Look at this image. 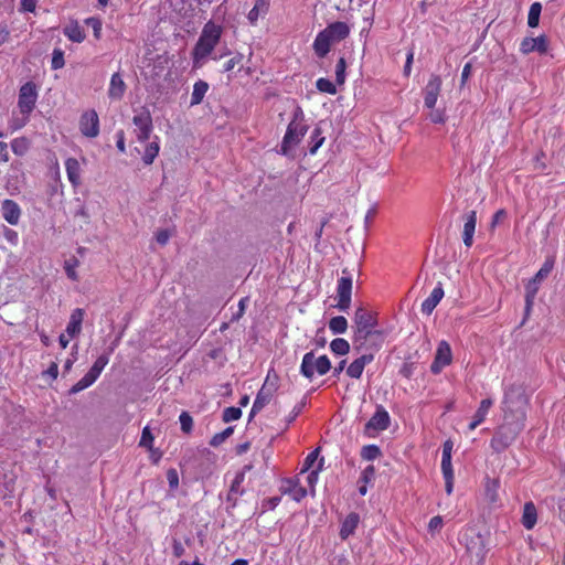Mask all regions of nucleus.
<instances>
[{
  "instance_id": "nucleus-51",
  "label": "nucleus",
  "mask_w": 565,
  "mask_h": 565,
  "mask_svg": "<svg viewBox=\"0 0 565 565\" xmlns=\"http://www.w3.org/2000/svg\"><path fill=\"white\" fill-rule=\"evenodd\" d=\"M153 441V436L149 429V427H145L142 430L141 439L139 441V446L151 449Z\"/></svg>"
},
{
  "instance_id": "nucleus-26",
  "label": "nucleus",
  "mask_w": 565,
  "mask_h": 565,
  "mask_svg": "<svg viewBox=\"0 0 565 565\" xmlns=\"http://www.w3.org/2000/svg\"><path fill=\"white\" fill-rule=\"evenodd\" d=\"M269 3L267 0H256L253 9L249 11L247 18L252 24H255L260 15L268 11Z\"/></svg>"
},
{
  "instance_id": "nucleus-45",
  "label": "nucleus",
  "mask_w": 565,
  "mask_h": 565,
  "mask_svg": "<svg viewBox=\"0 0 565 565\" xmlns=\"http://www.w3.org/2000/svg\"><path fill=\"white\" fill-rule=\"evenodd\" d=\"M242 416V411L239 407H227L223 411V420L225 423H230L232 420H236Z\"/></svg>"
},
{
  "instance_id": "nucleus-56",
  "label": "nucleus",
  "mask_w": 565,
  "mask_h": 565,
  "mask_svg": "<svg viewBox=\"0 0 565 565\" xmlns=\"http://www.w3.org/2000/svg\"><path fill=\"white\" fill-rule=\"evenodd\" d=\"M447 494H451L454 488V471L443 472Z\"/></svg>"
},
{
  "instance_id": "nucleus-25",
  "label": "nucleus",
  "mask_w": 565,
  "mask_h": 565,
  "mask_svg": "<svg viewBox=\"0 0 565 565\" xmlns=\"http://www.w3.org/2000/svg\"><path fill=\"white\" fill-rule=\"evenodd\" d=\"M360 518L356 513H350L343 521L340 530V536L345 540L355 531Z\"/></svg>"
},
{
  "instance_id": "nucleus-17",
  "label": "nucleus",
  "mask_w": 565,
  "mask_h": 565,
  "mask_svg": "<svg viewBox=\"0 0 565 565\" xmlns=\"http://www.w3.org/2000/svg\"><path fill=\"white\" fill-rule=\"evenodd\" d=\"M126 84L120 73H114L110 78L108 97L113 100H120L126 92Z\"/></svg>"
},
{
  "instance_id": "nucleus-7",
  "label": "nucleus",
  "mask_w": 565,
  "mask_h": 565,
  "mask_svg": "<svg viewBox=\"0 0 565 565\" xmlns=\"http://www.w3.org/2000/svg\"><path fill=\"white\" fill-rule=\"evenodd\" d=\"M353 274L354 269L343 268L342 277L338 281L337 294L339 301L337 307L342 311H347L351 303Z\"/></svg>"
},
{
  "instance_id": "nucleus-20",
  "label": "nucleus",
  "mask_w": 565,
  "mask_h": 565,
  "mask_svg": "<svg viewBox=\"0 0 565 565\" xmlns=\"http://www.w3.org/2000/svg\"><path fill=\"white\" fill-rule=\"evenodd\" d=\"M333 43L334 42L323 30L318 33L313 43V50L319 57H324L329 53L330 47Z\"/></svg>"
},
{
  "instance_id": "nucleus-13",
  "label": "nucleus",
  "mask_w": 565,
  "mask_h": 565,
  "mask_svg": "<svg viewBox=\"0 0 565 565\" xmlns=\"http://www.w3.org/2000/svg\"><path fill=\"white\" fill-rule=\"evenodd\" d=\"M547 47L548 44L545 35H540L537 38H524L520 44V51L523 54L532 52L544 54L547 52Z\"/></svg>"
},
{
  "instance_id": "nucleus-33",
  "label": "nucleus",
  "mask_w": 565,
  "mask_h": 565,
  "mask_svg": "<svg viewBox=\"0 0 565 565\" xmlns=\"http://www.w3.org/2000/svg\"><path fill=\"white\" fill-rule=\"evenodd\" d=\"M330 349L338 355H345L350 351V344L345 339L337 338L331 341Z\"/></svg>"
},
{
  "instance_id": "nucleus-47",
  "label": "nucleus",
  "mask_w": 565,
  "mask_h": 565,
  "mask_svg": "<svg viewBox=\"0 0 565 565\" xmlns=\"http://www.w3.org/2000/svg\"><path fill=\"white\" fill-rule=\"evenodd\" d=\"M363 365L355 359L347 369V374L352 379H360L363 373Z\"/></svg>"
},
{
  "instance_id": "nucleus-54",
  "label": "nucleus",
  "mask_w": 565,
  "mask_h": 565,
  "mask_svg": "<svg viewBox=\"0 0 565 565\" xmlns=\"http://www.w3.org/2000/svg\"><path fill=\"white\" fill-rule=\"evenodd\" d=\"M167 479L170 488L175 489L179 486V476L175 469H169L167 471Z\"/></svg>"
},
{
  "instance_id": "nucleus-58",
  "label": "nucleus",
  "mask_w": 565,
  "mask_h": 565,
  "mask_svg": "<svg viewBox=\"0 0 565 565\" xmlns=\"http://www.w3.org/2000/svg\"><path fill=\"white\" fill-rule=\"evenodd\" d=\"M429 119L435 124L445 122V114L440 109H435L429 114Z\"/></svg>"
},
{
  "instance_id": "nucleus-22",
  "label": "nucleus",
  "mask_w": 565,
  "mask_h": 565,
  "mask_svg": "<svg viewBox=\"0 0 565 565\" xmlns=\"http://www.w3.org/2000/svg\"><path fill=\"white\" fill-rule=\"evenodd\" d=\"M324 32L335 43L349 35L350 29L344 22H334L324 29Z\"/></svg>"
},
{
  "instance_id": "nucleus-52",
  "label": "nucleus",
  "mask_w": 565,
  "mask_h": 565,
  "mask_svg": "<svg viewBox=\"0 0 565 565\" xmlns=\"http://www.w3.org/2000/svg\"><path fill=\"white\" fill-rule=\"evenodd\" d=\"M78 265L77 259H70L65 262V271L70 279L77 280V274L75 271V267Z\"/></svg>"
},
{
  "instance_id": "nucleus-62",
  "label": "nucleus",
  "mask_w": 565,
  "mask_h": 565,
  "mask_svg": "<svg viewBox=\"0 0 565 565\" xmlns=\"http://www.w3.org/2000/svg\"><path fill=\"white\" fill-rule=\"evenodd\" d=\"M38 0H21V6L24 11L33 12L35 10Z\"/></svg>"
},
{
  "instance_id": "nucleus-32",
  "label": "nucleus",
  "mask_w": 565,
  "mask_h": 565,
  "mask_svg": "<svg viewBox=\"0 0 565 565\" xmlns=\"http://www.w3.org/2000/svg\"><path fill=\"white\" fill-rule=\"evenodd\" d=\"M542 4L540 2L531 4L527 15V24L530 28H536L539 25Z\"/></svg>"
},
{
  "instance_id": "nucleus-53",
  "label": "nucleus",
  "mask_w": 565,
  "mask_h": 565,
  "mask_svg": "<svg viewBox=\"0 0 565 565\" xmlns=\"http://www.w3.org/2000/svg\"><path fill=\"white\" fill-rule=\"evenodd\" d=\"M318 456H319V448L315 449L306 457L301 472L308 471L313 466V463L317 461Z\"/></svg>"
},
{
  "instance_id": "nucleus-57",
  "label": "nucleus",
  "mask_w": 565,
  "mask_h": 565,
  "mask_svg": "<svg viewBox=\"0 0 565 565\" xmlns=\"http://www.w3.org/2000/svg\"><path fill=\"white\" fill-rule=\"evenodd\" d=\"M86 23L87 25L92 26L93 30H94V35L96 38H99V34H100V30H102V23L98 19L96 18H89L86 20Z\"/></svg>"
},
{
  "instance_id": "nucleus-23",
  "label": "nucleus",
  "mask_w": 565,
  "mask_h": 565,
  "mask_svg": "<svg viewBox=\"0 0 565 565\" xmlns=\"http://www.w3.org/2000/svg\"><path fill=\"white\" fill-rule=\"evenodd\" d=\"M66 173L70 182L73 186H77L81 183V166L77 159L68 158L65 162Z\"/></svg>"
},
{
  "instance_id": "nucleus-48",
  "label": "nucleus",
  "mask_w": 565,
  "mask_h": 565,
  "mask_svg": "<svg viewBox=\"0 0 565 565\" xmlns=\"http://www.w3.org/2000/svg\"><path fill=\"white\" fill-rule=\"evenodd\" d=\"M312 141H313V145L311 146L310 148V153H316L317 150L322 146L323 141H324V138L321 137V129L320 128H316L312 132Z\"/></svg>"
},
{
  "instance_id": "nucleus-34",
  "label": "nucleus",
  "mask_w": 565,
  "mask_h": 565,
  "mask_svg": "<svg viewBox=\"0 0 565 565\" xmlns=\"http://www.w3.org/2000/svg\"><path fill=\"white\" fill-rule=\"evenodd\" d=\"M492 405H493V401L491 398L482 399L480 402V405H479L477 412L473 415L475 418H477L478 420H480L482 423L486 419Z\"/></svg>"
},
{
  "instance_id": "nucleus-9",
  "label": "nucleus",
  "mask_w": 565,
  "mask_h": 565,
  "mask_svg": "<svg viewBox=\"0 0 565 565\" xmlns=\"http://www.w3.org/2000/svg\"><path fill=\"white\" fill-rule=\"evenodd\" d=\"M36 98L38 90L34 83L28 82L24 85H22V87L20 88L18 102L20 111L23 115H29L35 106Z\"/></svg>"
},
{
  "instance_id": "nucleus-55",
  "label": "nucleus",
  "mask_w": 565,
  "mask_h": 565,
  "mask_svg": "<svg viewBox=\"0 0 565 565\" xmlns=\"http://www.w3.org/2000/svg\"><path fill=\"white\" fill-rule=\"evenodd\" d=\"M507 217V211L501 209L497 211L492 217L490 228L493 230L498 224H500Z\"/></svg>"
},
{
  "instance_id": "nucleus-10",
  "label": "nucleus",
  "mask_w": 565,
  "mask_h": 565,
  "mask_svg": "<svg viewBox=\"0 0 565 565\" xmlns=\"http://www.w3.org/2000/svg\"><path fill=\"white\" fill-rule=\"evenodd\" d=\"M132 124L136 127V137L140 142H145L150 138L152 132V118L147 109H143L139 114L135 115L132 118Z\"/></svg>"
},
{
  "instance_id": "nucleus-36",
  "label": "nucleus",
  "mask_w": 565,
  "mask_h": 565,
  "mask_svg": "<svg viewBox=\"0 0 565 565\" xmlns=\"http://www.w3.org/2000/svg\"><path fill=\"white\" fill-rule=\"evenodd\" d=\"M499 481L497 479H488L486 483V497L490 502H495L498 499Z\"/></svg>"
},
{
  "instance_id": "nucleus-41",
  "label": "nucleus",
  "mask_w": 565,
  "mask_h": 565,
  "mask_svg": "<svg viewBox=\"0 0 565 565\" xmlns=\"http://www.w3.org/2000/svg\"><path fill=\"white\" fill-rule=\"evenodd\" d=\"M181 430L185 434H190L193 428V418L188 412H182L180 417Z\"/></svg>"
},
{
  "instance_id": "nucleus-11",
  "label": "nucleus",
  "mask_w": 565,
  "mask_h": 565,
  "mask_svg": "<svg viewBox=\"0 0 565 565\" xmlns=\"http://www.w3.org/2000/svg\"><path fill=\"white\" fill-rule=\"evenodd\" d=\"M452 359L451 349L448 342L441 341L438 344L435 359L430 365V371L438 374L446 365L450 364Z\"/></svg>"
},
{
  "instance_id": "nucleus-46",
  "label": "nucleus",
  "mask_w": 565,
  "mask_h": 565,
  "mask_svg": "<svg viewBox=\"0 0 565 565\" xmlns=\"http://www.w3.org/2000/svg\"><path fill=\"white\" fill-rule=\"evenodd\" d=\"M552 268H553V262L552 260L545 262L544 265L536 273V275L534 276V278L532 280L540 284L545 277L548 276V274L552 271Z\"/></svg>"
},
{
  "instance_id": "nucleus-44",
  "label": "nucleus",
  "mask_w": 565,
  "mask_h": 565,
  "mask_svg": "<svg viewBox=\"0 0 565 565\" xmlns=\"http://www.w3.org/2000/svg\"><path fill=\"white\" fill-rule=\"evenodd\" d=\"M109 358L106 354H103L97 358L94 362L93 366L89 369L96 376H99L104 367L108 364Z\"/></svg>"
},
{
  "instance_id": "nucleus-40",
  "label": "nucleus",
  "mask_w": 565,
  "mask_h": 565,
  "mask_svg": "<svg viewBox=\"0 0 565 565\" xmlns=\"http://www.w3.org/2000/svg\"><path fill=\"white\" fill-rule=\"evenodd\" d=\"M345 68H347L345 58L341 57L338 61L337 66H335V82L339 85H343L345 82Z\"/></svg>"
},
{
  "instance_id": "nucleus-14",
  "label": "nucleus",
  "mask_w": 565,
  "mask_h": 565,
  "mask_svg": "<svg viewBox=\"0 0 565 565\" xmlns=\"http://www.w3.org/2000/svg\"><path fill=\"white\" fill-rule=\"evenodd\" d=\"M441 88V79L438 75H431L425 88L424 103L427 108H434Z\"/></svg>"
},
{
  "instance_id": "nucleus-59",
  "label": "nucleus",
  "mask_w": 565,
  "mask_h": 565,
  "mask_svg": "<svg viewBox=\"0 0 565 565\" xmlns=\"http://www.w3.org/2000/svg\"><path fill=\"white\" fill-rule=\"evenodd\" d=\"M243 56L241 54L232 57L228 60L224 65V71L230 72L232 71L236 65H238L242 62Z\"/></svg>"
},
{
  "instance_id": "nucleus-31",
  "label": "nucleus",
  "mask_w": 565,
  "mask_h": 565,
  "mask_svg": "<svg viewBox=\"0 0 565 565\" xmlns=\"http://www.w3.org/2000/svg\"><path fill=\"white\" fill-rule=\"evenodd\" d=\"M329 328L334 334H341L344 333L348 329V321L342 316L333 317L329 321Z\"/></svg>"
},
{
  "instance_id": "nucleus-37",
  "label": "nucleus",
  "mask_w": 565,
  "mask_h": 565,
  "mask_svg": "<svg viewBox=\"0 0 565 565\" xmlns=\"http://www.w3.org/2000/svg\"><path fill=\"white\" fill-rule=\"evenodd\" d=\"M159 153V145L158 142L153 141V142H150L146 150H145V154L142 157V160L146 164H151L154 160V158L158 156Z\"/></svg>"
},
{
  "instance_id": "nucleus-2",
  "label": "nucleus",
  "mask_w": 565,
  "mask_h": 565,
  "mask_svg": "<svg viewBox=\"0 0 565 565\" xmlns=\"http://www.w3.org/2000/svg\"><path fill=\"white\" fill-rule=\"evenodd\" d=\"M354 341L360 344H364L367 341H374L382 343L384 341V332L382 330H375L377 321L375 316L360 307L354 313Z\"/></svg>"
},
{
  "instance_id": "nucleus-60",
  "label": "nucleus",
  "mask_w": 565,
  "mask_h": 565,
  "mask_svg": "<svg viewBox=\"0 0 565 565\" xmlns=\"http://www.w3.org/2000/svg\"><path fill=\"white\" fill-rule=\"evenodd\" d=\"M89 385L83 380V377L76 383L74 384L71 390H70V394H77L79 393L81 391L87 388Z\"/></svg>"
},
{
  "instance_id": "nucleus-21",
  "label": "nucleus",
  "mask_w": 565,
  "mask_h": 565,
  "mask_svg": "<svg viewBox=\"0 0 565 565\" xmlns=\"http://www.w3.org/2000/svg\"><path fill=\"white\" fill-rule=\"evenodd\" d=\"M444 297V289L439 282L436 288L431 291L430 296L422 303V311L426 315H430L439 301Z\"/></svg>"
},
{
  "instance_id": "nucleus-4",
  "label": "nucleus",
  "mask_w": 565,
  "mask_h": 565,
  "mask_svg": "<svg viewBox=\"0 0 565 565\" xmlns=\"http://www.w3.org/2000/svg\"><path fill=\"white\" fill-rule=\"evenodd\" d=\"M330 369L331 362L327 355L316 358L315 353L311 351L303 355L300 365V373L310 380L313 377L315 372L319 375H324L330 371Z\"/></svg>"
},
{
  "instance_id": "nucleus-50",
  "label": "nucleus",
  "mask_w": 565,
  "mask_h": 565,
  "mask_svg": "<svg viewBox=\"0 0 565 565\" xmlns=\"http://www.w3.org/2000/svg\"><path fill=\"white\" fill-rule=\"evenodd\" d=\"M64 54L61 50L55 49L52 56V68L58 70L64 66Z\"/></svg>"
},
{
  "instance_id": "nucleus-24",
  "label": "nucleus",
  "mask_w": 565,
  "mask_h": 565,
  "mask_svg": "<svg viewBox=\"0 0 565 565\" xmlns=\"http://www.w3.org/2000/svg\"><path fill=\"white\" fill-rule=\"evenodd\" d=\"M537 521V512L533 502H526L523 508L522 524L525 529L531 530Z\"/></svg>"
},
{
  "instance_id": "nucleus-39",
  "label": "nucleus",
  "mask_w": 565,
  "mask_h": 565,
  "mask_svg": "<svg viewBox=\"0 0 565 565\" xmlns=\"http://www.w3.org/2000/svg\"><path fill=\"white\" fill-rule=\"evenodd\" d=\"M12 151L18 156H23L28 148L29 143L25 138H17L11 142Z\"/></svg>"
},
{
  "instance_id": "nucleus-30",
  "label": "nucleus",
  "mask_w": 565,
  "mask_h": 565,
  "mask_svg": "<svg viewBox=\"0 0 565 565\" xmlns=\"http://www.w3.org/2000/svg\"><path fill=\"white\" fill-rule=\"evenodd\" d=\"M452 443L447 440L443 446L441 470L443 472L452 471L451 467Z\"/></svg>"
},
{
  "instance_id": "nucleus-63",
  "label": "nucleus",
  "mask_w": 565,
  "mask_h": 565,
  "mask_svg": "<svg viewBox=\"0 0 565 565\" xmlns=\"http://www.w3.org/2000/svg\"><path fill=\"white\" fill-rule=\"evenodd\" d=\"M441 525H443V519L440 516H434L430 519L428 527H429V530L435 531V530L441 527Z\"/></svg>"
},
{
  "instance_id": "nucleus-43",
  "label": "nucleus",
  "mask_w": 565,
  "mask_h": 565,
  "mask_svg": "<svg viewBox=\"0 0 565 565\" xmlns=\"http://www.w3.org/2000/svg\"><path fill=\"white\" fill-rule=\"evenodd\" d=\"M316 85L317 88L322 93H328L331 95H334L337 93L335 85L327 78H319Z\"/></svg>"
},
{
  "instance_id": "nucleus-35",
  "label": "nucleus",
  "mask_w": 565,
  "mask_h": 565,
  "mask_svg": "<svg viewBox=\"0 0 565 565\" xmlns=\"http://www.w3.org/2000/svg\"><path fill=\"white\" fill-rule=\"evenodd\" d=\"M537 285L539 284L534 280L529 281V284L526 285V288H525L526 289V294H525L526 311H530V309L533 305V300H534L537 289H539Z\"/></svg>"
},
{
  "instance_id": "nucleus-15",
  "label": "nucleus",
  "mask_w": 565,
  "mask_h": 565,
  "mask_svg": "<svg viewBox=\"0 0 565 565\" xmlns=\"http://www.w3.org/2000/svg\"><path fill=\"white\" fill-rule=\"evenodd\" d=\"M465 224L462 231V241L465 246L470 247L473 243V234L477 224V213L476 211H470L463 216Z\"/></svg>"
},
{
  "instance_id": "nucleus-18",
  "label": "nucleus",
  "mask_w": 565,
  "mask_h": 565,
  "mask_svg": "<svg viewBox=\"0 0 565 565\" xmlns=\"http://www.w3.org/2000/svg\"><path fill=\"white\" fill-rule=\"evenodd\" d=\"M2 215L9 224L17 225L21 215L19 205L12 200H4L2 203Z\"/></svg>"
},
{
  "instance_id": "nucleus-42",
  "label": "nucleus",
  "mask_w": 565,
  "mask_h": 565,
  "mask_svg": "<svg viewBox=\"0 0 565 565\" xmlns=\"http://www.w3.org/2000/svg\"><path fill=\"white\" fill-rule=\"evenodd\" d=\"M381 454V450L375 445H367L362 448L361 456L366 460H374Z\"/></svg>"
},
{
  "instance_id": "nucleus-16",
  "label": "nucleus",
  "mask_w": 565,
  "mask_h": 565,
  "mask_svg": "<svg viewBox=\"0 0 565 565\" xmlns=\"http://www.w3.org/2000/svg\"><path fill=\"white\" fill-rule=\"evenodd\" d=\"M388 426L390 415L382 406H380L365 427L366 429L385 430Z\"/></svg>"
},
{
  "instance_id": "nucleus-29",
  "label": "nucleus",
  "mask_w": 565,
  "mask_h": 565,
  "mask_svg": "<svg viewBox=\"0 0 565 565\" xmlns=\"http://www.w3.org/2000/svg\"><path fill=\"white\" fill-rule=\"evenodd\" d=\"M64 34L73 42L81 43L85 39L82 28L75 22L64 28Z\"/></svg>"
},
{
  "instance_id": "nucleus-38",
  "label": "nucleus",
  "mask_w": 565,
  "mask_h": 565,
  "mask_svg": "<svg viewBox=\"0 0 565 565\" xmlns=\"http://www.w3.org/2000/svg\"><path fill=\"white\" fill-rule=\"evenodd\" d=\"M233 427H227L223 431L215 434L210 440V445L212 447L220 446L233 434Z\"/></svg>"
},
{
  "instance_id": "nucleus-61",
  "label": "nucleus",
  "mask_w": 565,
  "mask_h": 565,
  "mask_svg": "<svg viewBox=\"0 0 565 565\" xmlns=\"http://www.w3.org/2000/svg\"><path fill=\"white\" fill-rule=\"evenodd\" d=\"M170 238V233L167 230H161L157 233L156 239L160 245H166Z\"/></svg>"
},
{
  "instance_id": "nucleus-12",
  "label": "nucleus",
  "mask_w": 565,
  "mask_h": 565,
  "mask_svg": "<svg viewBox=\"0 0 565 565\" xmlns=\"http://www.w3.org/2000/svg\"><path fill=\"white\" fill-rule=\"evenodd\" d=\"M81 131L84 136L94 138L99 134V120L95 110L86 111L81 117Z\"/></svg>"
},
{
  "instance_id": "nucleus-6",
  "label": "nucleus",
  "mask_w": 565,
  "mask_h": 565,
  "mask_svg": "<svg viewBox=\"0 0 565 565\" xmlns=\"http://www.w3.org/2000/svg\"><path fill=\"white\" fill-rule=\"evenodd\" d=\"M463 542L471 563L480 565L486 556V546L482 535L475 531L466 532L463 534Z\"/></svg>"
},
{
  "instance_id": "nucleus-49",
  "label": "nucleus",
  "mask_w": 565,
  "mask_h": 565,
  "mask_svg": "<svg viewBox=\"0 0 565 565\" xmlns=\"http://www.w3.org/2000/svg\"><path fill=\"white\" fill-rule=\"evenodd\" d=\"M250 469H252V466H250V465H246V466L243 468V471H242V472H239V473L235 477V479H234V481H233V483H232V486H231V491H230L231 493H234V492H235V493H237V492H239V486H241V483H242V482H243V480H244L245 472H246V471H248V470H250Z\"/></svg>"
},
{
  "instance_id": "nucleus-19",
  "label": "nucleus",
  "mask_w": 565,
  "mask_h": 565,
  "mask_svg": "<svg viewBox=\"0 0 565 565\" xmlns=\"http://www.w3.org/2000/svg\"><path fill=\"white\" fill-rule=\"evenodd\" d=\"M84 319V310L81 308H77L73 310L68 324L66 327V333L70 338H74L82 330V322Z\"/></svg>"
},
{
  "instance_id": "nucleus-8",
  "label": "nucleus",
  "mask_w": 565,
  "mask_h": 565,
  "mask_svg": "<svg viewBox=\"0 0 565 565\" xmlns=\"http://www.w3.org/2000/svg\"><path fill=\"white\" fill-rule=\"evenodd\" d=\"M307 132V126L292 120L287 128L286 135L281 143V151L288 154L289 150L298 145Z\"/></svg>"
},
{
  "instance_id": "nucleus-3",
  "label": "nucleus",
  "mask_w": 565,
  "mask_h": 565,
  "mask_svg": "<svg viewBox=\"0 0 565 565\" xmlns=\"http://www.w3.org/2000/svg\"><path fill=\"white\" fill-rule=\"evenodd\" d=\"M221 33V28L212 22H209L204 25L192 52L195 66L201 60H204L209 54H211L220 41Z\"/></svg>"
},
{
  "instance_id": "nucleus-28",
  "label": "nucleus",
  "mask_w": 565,
  "mask_h": 565,
  "mask_svg": "<svg viewBox=\"0 0 565 565\" xmlns=\"http://www.w3.org/2000/svg\"><path fill=\"white\" fill-rule=\"evenodd\" d=\"M285 493H289L295 501H300L307 495V490L298 482L288 480L285 487Z\"/></svg>"
},
{
  "instance_id": "nucleus-5",
  "label": "nucleus",
  "mask_w": 565,
  "mask_h": 565,
  "mask_svg": "<svg viewBox=\"0 0 565 565\" xmlns=\"http://www.w3.org/2000/svg\"><path fill=\"white\" fill-rule=\"evenodd\" d=\"M278 388V375L274 372H268L265 382L257 393V396L254 401L253 407L250 409L249 417L252 418L258 412H260L271 399L274 393Z\"/></svg>"
},
{
  "instance_id": "nucleus-1",
  "label": "nucleus",
  "mask_w": 565,
  "mask_h": 565,
  "mask_svg": "<svg viewBox=\"0 0 565 565\" xmlns=\"http://www.w3.org/2000/svg\"><path fill=\"white\" fill-rule=\"evenodd\" d=\"M529 398L522 385L513 384L508 387L502 401V423L495 428L490 440L491 449L501 454L519 437L525 427Z\"/></svg>"
},
{
  "instance_id": "nucleus-27",
  "label": "nucleus",
  "mask_w": 565,
  "mask_h": 565,
  "mask_svg": "<svg viewBox=\"0 0 565 565\" xmlns=\"http://www.w3.org/2000/svg\"><path fill=\"white\" fill-rule=\"evenodd\" d=\"M209 89V84L204 81H198L193 86V92L191 95V105H199L202 103L204 95Z\"/></svg>"
},
{
  "instance_id": "nucleus-64",
  "label": "nucleus",
  "mask_w": 565,
  "mask_h": 565,
  "mask_svg": "<svg viewBox=\"0 0 565 565\" xmlns=\"http://www.w3.org/2000/svg\"><path fill=\"white\" fill-rule=\"evenodd\" d=\"M172 547H173V554L175 557H181L184 554V547L181 542L174 540Z\"/></svg>"
}]
</instances>
